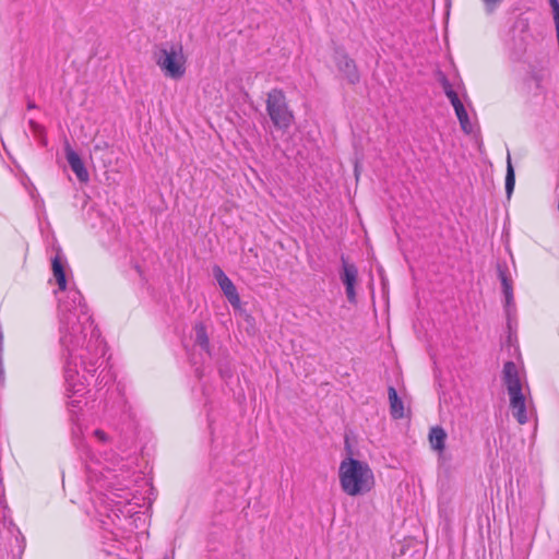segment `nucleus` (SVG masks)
<instances>
[{
	"instance_id": "20",
	"label": "nucleus",
	"mask_w": 559,
	"mask_h": 559,
	"mask_svg": "<svg viewBox=\"0 0 559 559\" xmlns=\"http://www.w3.org/2000/svg\"><path fill=\"white\" fill-rule=\"evenodd\" d=\"M94 435L103 442L107 441V435L103 430H95Z\"/></svg>"
},
{
	"instance_id": "5",
	"label": "nucleus",
	"mask_w": 559,
	"mask_h": 559,
	"mask_svg": "<svg viewBox=\"0 0 559 559\" xmlns=\"http://www.w3.org/2000/svg\"><path fill=\"white\" fill-rule=\"evenodd\" d=\"M341 280L345 285L346 296L350 304L356 302V290L355 287L358 283V270L355 264L348 262L342 257V273Z\"/></svg>"
},
{
	"instance_id": "8",
	"label": "nucleus",
	"mask_w": 559,
	"mask_h": 559,
	"mask_svg": "<svg viewBox=\"0 0 559 559\" xmlns=\"http://www.w3.org/2000/svg\"><path fill=\"white\" fill-rule=\"evenodd\" d=\"M389 393V402H390V411L391 415L395 419H400L404 417V405L402 400L399 397L396 390L393 386H390L388 390Z\"/></svg>"
},
{
	"instance_id": "1",
	"label": "nucleus",
	"mask_w": 559,
	"mask_h": 559,
	"mask_svg": "<svg viewBox=\"0 0 559 559\" xmlns=\"http://www.w3.org/2000/svg\"><path fill=\"white\" fill-rule=\"evenodd\" d=\"M338 479L342 490L350 497L365 495L374 487V475L368 463L352 456L341 462Z\"/></svg>"
},
{
	"instance_id": "13",
	"label": "nucleus",
	"mask_w": 559,
	"mask_h": 559,
	"mask_svg": "<svg viewBox=\"0 0 559 559\" xmlns=\"http://www.w3.org/2000/svg\"><path fill=\"white\" fill-rule=\"evenodd\" d=\"M515 186V175L514 169L511 164L510 157L508 158V167H507V176H506V191L508 197H510L514 190Z\"/></svg>"
},
{
	"instance_id": "15",
	"label": "nucleus",
	"mask_w": 559,
	"mask_h": 559,
	"mask_svg": "<svg viewBox=\"0 0 559 559\" xmlns=\"http://www.w3.org/2000/svg\"><path fill=\"white\" fill-rule=\"evenodd\" d=\"M197 342L204 348L209 346V337L203 325L197 326Z\"/></svg>"
},
{
	"instance_id": "4",
	"label": "nucleus",
	"mask_w": 559,
	"mask_h": 559,
	"mask_svg": "<svg viewBox=\"0 0 559 559\" xmlns=\"http://www.w3.org/2000/svg\"><path fill=\"white\" fill-rule=\"evenodd\" d=\"M155 62L166 78L179 80L186 74L187 58L181 45L159 49Z\"/></svg>"
},
{
	"instance_id": "2",
	"label": "nucleus",
	"mask_w": 559,
	"mask_h": 559,
	"mask_svg": "<svg viewBox=\"0 0 559 559\" xmlns=\"http://www.w3.org/2000/svg\"><path fill=\"white\" fill-rule=\"evenodd\" d=\"M502 373L503 382L510 395V407L513 416L520 425H524L527 421L526 405L515 364L513 361H507L503 366Z\"/></svg>"
},
{
	"instance_id": "11",
	"label": "nucleus",
	"mask_w": 559,
	"mask_h": 559,
	"mask_svg": "<svg viewBox=\"0 0 559 559\" xmlns=\"http://www.w3.org/2000/svg\"><path fill=\"white\" fill-rule=\"evenodd\" d=\"M499 277L502 284L503 294L506 296V304L510 306L513 302V287L512 281L508 275L507 270L499 269Z\"/></svg>"
},
{
	"instance_id": "9",
	"label": "nucleus",
	"mask_w": 559,
	"mask_h": 559,
	"mask_svg": "<svg viewBox=\"0 0 559 559\" xmlns=\"http://www.w3.org/2000/svg\"><path fill=\"white\" fill-rule=\"evenodd\" d=\"M51 269L53 277L57 281L58 287L61 292L67 289V277L64 272V266L59 257H55L51 261Z\"/></svg>"
},
{
	"instance_id": "7",
	"label": "nucleus",
	"mask_w": 559,
	"mask_h": 559,
	"mask_svg": "<svg viewBox=\"0 0 559 559\" xmlns=\"http://www.w3.org/2000/svg\"><path fill=\"white\" fill-rule=\"evenodd\" d=\"M428 439L433 450L438 451L439 453L444 451L447 432L442 427H431L429 430Z\"/></svg>"
},
{
	"instance_id": "12",
	"label": "nucleus",
	"mask_w": 559,
	"mask_h": 559,
	"mask_svg": "<svg viewBox=\"0 0 559 559\" xmlns=\"http://www.w3.org/2000/svg\"><path fill=\"white\" fill-rule=\"evenodd\" d=\"M455 115L460 121L461 128L465 133H471L473 128L469 122L468 114L464 107V105L454 108Z\"/></svg>"
},
{
	"instance_id": "19",
	"label": "nucleus",
	"mask_w": 559,
	"mask_h": 559,
	"mask_svg": "<svg viewBox=\"0 0 559 559\" xmlns=\"http://www.w3.org/2000/svg\"><path fill=\"white\" fill-rule=\"evenodd\" d=\"M453 106V108H456V107H460L463 105V103L461 102V99L459 98L457 94L454 95L452 98L449 99Z\"/></svg>"
},
{
	"instance_id": "10",
	"label": "nucleus",
	"mask_w": 559,
	"mask_h": 559,
	"mask_svg": "<svg viewBox=\"0 0 559 559\" xmlns=\"http://www.w3.org/2000/svg\"><path fill=\"white\" fill-rule=\"evenodd\" d=\"M219 287L223 290L226 298L228 299V301L230 302V305L234 308H240V297L234 283L230 280H228Z\"/></svg>"
},
{
	"instance_id": "14",
	"label": "nucleus",
	"mask_w": 559,
	"mask_h": 559,
	"mask_svg": "<svg viewBox=\"0 0 559 559\" xmlns=\"http://www.w3.org/2000/svg\"><path fill=\"white\" fill-rule=\"evenodd\" d=\"M341 69L347 74L353 75L357 80V68L355 61L349 58L346 53L342 55Z\"/></svg>"
},
{
	"instance_id": "6",
	"label": "nucleus",
	"mask_w": 559,
	"mask_h": 559,
	"mask_svg": "<svg viewBox=\"0 0 559 559\" xmlns=\"http://www.w3.org/2000/svg\"><path fill=\"white\" fill-rule=\"evenodd\" d=\"M66 157L72 169L81 182H87L90 179L88 171L86 170L84 163L76 152L68 144L66 146Z\"/></svg>"
},
{
	"instance_id": "16",
	"label": "nucleus",
	"mask_w": 559,
	"mask_h": 559,
	"mask_svg": "<svg viewBox=\"0 0 559 559\" xmlns=\"http://www.w3.org/2000/svg\"><path fill=\"white\" fill-rule=\"evenodd\" d=\"M213 275L219 286L223 285L228 280H230L218 265H215L213 267Z\"/></svg>"
},
{
	"instance_id": "3",
	"label": "nucleus",
	"mask_w": 559,
	"mask_h": 559,
	"mask_svg": "<svg viewBox=\"0 0 559 559\" xmlns=\"http://www.w3.org/2000/svg\"><path fill=\"white\" fill-rule=\"evenodd\" d=\"M265 106L266 112L276 129L286 131L292 127L295 115L283 90L272 88L266 94Z\"/></svg>"
},
{
	"instance_id": "18",
	"label": "nucleus",
	"mask_w": 559,
	"mask_h": 559,
	"mask_svg": "<svg viewBox=\"0 0 559 559\" xmlns=\"http://www.w3.org/2000/svg\"><path fill=\"white\" fill-rule=\"evenodd\" d=\"M485 5L489 9H493L495 7H497L500 2H502V0H481Z\"/></svg>"
},
{
	"instance_id": "17",
	"label": "nucleus",
	"mask_w": 559,
	"mask_h": 559,
	"mask_svg": "<svg viewBox=\"0 0 559 559\" xmlns=\"http://www.w3.org/2000/svg\"><path fill=\"white\" fill-rule=\"evenodd\" d=\"M443 90L449 99L456 95V92L452 88V85L447 80L443 82Z\"/></svg>"
}]
</instances>
